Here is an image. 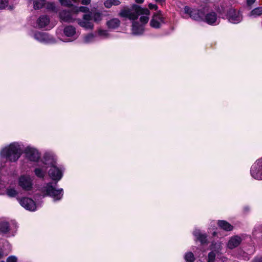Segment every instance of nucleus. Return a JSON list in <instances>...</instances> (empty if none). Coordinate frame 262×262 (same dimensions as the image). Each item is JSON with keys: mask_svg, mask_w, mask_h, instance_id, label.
I'll use <instances>...</instances> for the list:
<instances>
[{"mask_svg": "<svg viewBox=\"0 0 262 262\" xmlns=\"http://www.w3.org/2000/svg\"><path fill=\"white\" fill-rule=\"evenodd\" d=\"M96 36L93 34H89L84 37L83 41L85 43H91L95 40Z\"/></svg>", "mask_w": 262, "mask_h": 262, "instance_id": "c85d7f7f", "label": "nucleus"}, {"mask_svg": "<svg viewBox=\"0 0 262 262\" xmlns=\"http://www.w3.org/2000/svg\"><path fill=\"white\" fill-rule=\"evenodd\" d=\"M262 158L256 161L251 168V176L254 179L262 180Z\"/></svg>", "mask_w": 262, "mask_h": 262, "instance_id": "423d86ee", "label": "nucleus"}, {"mask_svg": "<svg viewBox=\"0 0 262 262\" xmlns=\"http://www.w3.org/2000/svg\"><path fill=\"white\" fill-rule=\"evenodd\" d=\"M46 8L48 10L57 12V9L56 8L55 5L53 3H49L47 4Z\"/></svg>", "mask_w": 262, "mask_h": 262, "instance_id": "473e14b6", "label": "nucleus"}, {"mask_svg": "<svg viewBox=\"0 0 262 262\" xmlns=\"http://www.w3.org/2000/svg\"><path fill=\"white\" fill-rule=\"evenodd\" d=\"M184 259L186 262H194L195 258L191 252H188L184 255Z\"/></svg>", "mask_w": 262, "mask_h": 262, "instance_id": "bb28decb", "label": "nucleus"}, {"mask_svg": "<svg viewBox=\"0 0 262 262\" xmlns=\"http://www.w3.org/2000/svg\"><path fill=\"white\" fill-rule=\"evenodd\" d=\"M136 2L137 3L141 4L143 3L144 2V0H135Z\"/></svg>", "mask_w": 262, "mask_h": 262, "instance_id": "de8ad7c7", "label": "nucleus"}, {"mask_svg": "<svg viewBox=\"0 0 262 262\" xmlns=\"http://www.w3.org/2000/svg\"><path fill=\"white\" fill-rule=\"evenodd\" d=\"M99 35L104 37H107L108 36V33L106 30H100L99 31Z\"/></svg>", "mask_w": 262, "mask_h": 262, "instance_id": "e433bc0d", "label": "nucleus"}, {"mask_svg": "<svg viewBox=\"0 0 262 262\" xmlns=\"http://www.w3.org/2000/svg\"><path fill=\"white\" fill-rule=\"evenodd\" d=\"M193 235L195 237V239L199 241L201 244L203 245L207 243V234L202 232L200 229H195L193 232Z\"/></svg>", "mask_w": 262, "mask_h": 262, "instance_id": "f3484780", "label": "nucleus"}, {"mask_svg": "<svg viewBox=\"0 0 262 262\" xmlns=\"http://www.w3.org/2000/svg\"><path fill=\"white\" fill-rule=\"evenodd\" d=\"M252 262H262V257H256Z\"/></svg>", "mask_w": 262, "mask_h": 262, "instance_id": "37998d69", "label": "nucleus"}, {"mask_svg": "<svg viewBox=\"0 0 262 262\" xmlns=\"http://www.w3.org/2000/svg\"><path fill=\"white\" fill-rule=\"evenodd\" d=\"M6 194L10 197L16 196L18 192L14 188H8L6 190Z\"/></svg>", "mask_w": 262, "mask_h": 262, "instance_id": "c756f323", "label": "nucleus"}, {"mask_svg": "<svg viewBox=\"0 0 262 262\" xmlns=\"http://www.w3.org/2000/svg\"><path fill=\"white\" fill-rule=\"evenodd\" d=\"M150 12L147 8H142L140 6L134 5L131 9H122L119 13V15L122 17L128 18L130 20L137 19L140 15H142L140 20L143 24H146L149 20Z\"/></svg>", "mask_w": 262, "mask_h": 262, "instance_id": "f257e3e1", "label": "nucleus"}, {"mask_svg": "<svg viewBox=\"0 0 262 262\" xmlns=\"http://www.w3.org/2000/svg\"><path fill=\"white\" fill-rule=\"evenodd\" d=\"M93 18L94 21L96 22H98L100 21L102 19V16L100 13H95L93 14Z\"/></svg>", "mask_w": 262, "mask_h": 262, "instance_id": "f704fd0d", "label": "nucleus"}, {"mask_svg": "<svg viewBox=\"0 0 262 262\" xmlns=\"http://www.w3.org/2000/svg\"><path fill=\"white\" fill-rule=\"evenodd\" d=\"M19 204L27 210L29 211H35L37 207L35 202L31 198L23 197L17 198Z\"/></svg>", "mask_w": 262, "mask_h": 262, "instance_id": "6e6552de", "label": "nucleus"}, {"mask_svg": "<svg viewBox=\"0 0 262 262\" xmlns=\"http://www.w3.org/2000/svg\"><path fill=\"white\" fill-rule=\"evenodd\" d=\"M59 2L61 5L71 7L73 6L72 2L70 0H59Z\"/></svg>", "mask_w": 262, "mask_h": 262, "instance_id": "72a5a7b5", "label": "nucleus"}, {"mask_svg": "<svg viewBox=\"0 0 262 262\" xmlns=\"http://www.w3.org/2000/svg\"><path fill=\"white\" fill-rule=\"evenodd\" d=\"M255 1L256 0H246L247 5L249 7H251Z\"/></svg>", "mask_w": 262, "mask_h": 262, "instance_id": "ea45409f", "label": "nucleus"}, {"mask_svg": "<svg viewBox=\"0 0 262 262\" xmlns=\"http://www.w3.org/2000/svg\"><path fill=\"white\" fill-rule=\"evenodd\" d=\"M121 4L119 0H106L104 3V6L110 8L112 6H118Z\"/></svg>", "mask_w": 262, "mask_h": 262, "instance_id": "b1692460", "label": "nucleus"}, {"mask_svg": "<svg viewBox=\"0 0 262 262\" xmlns=\"http://www.w3.org/2000/svg\"><path fill=\"white\" fill-rule=\"evenodd\" d=\"M46 169L42 168H36L34 169V173L39 178H43L46 174Z\"/></svg>", "mask_w": 262, "mask_h": 262, "instance_id": "393cba45", "label": "nucleus"}, {"mask_svg": "<svg viewBox=\"0 0 262 262\" xmlns=\"http://www.w3.org/2000/svg\"><path fill=\"white\" fill-rule=\"evenodd\" d=\"M148 7L150 9L157 10L158 9V6L156 5L152 4L151 3L148 5Z\"/></svg>", "mask_w": 262, "mask_h": 262, "instance_id": "79ce46f5", "label": "nucleus"}, {"mask_svg": "<svg viewBox=\"0 0 262 262\" xmlns=\"http://www.w3.org/2000/svg\"><path fill=\"white\" fill-rule=\"evenodd\" d=\"M17 258L15 256H10L7 259V262H17Z\"/></svg>", "mask_w": 262, "mask_h": 262, "instance_id": "4c0bfd02", "label": "nucleus"}, {"mask_svg": "<svg viewBox=\"0 0 262 262\" xmlns=\"http://www.w3.org/2000/svg\"><path fill=\"white\" fill-rule=\"evenodd\" d=\"M190 17L196 21H200L202 20V18L200 15V13L198 10H193L190 12Z\"/></svg>", "mask_w": 262, "mask_h": 262, "instance_id": "a878e982", "label": "nucleus"}, {"mask_svg": "<svg viewBox=\"0 0 262 262\" xmlns=\"http://www.w3.org/2000/svg\"><path fill=\"white\" fill-rule=\"evenodd\" d=\"M92 17L90 14H84L83 16V20L78 19V24L82 27L86 29H92L93 25L91 21Z\"/></svg>", "mask_w": 262, "mask_h": 262, "instance_id": "4468645a", "label": "nucleus"}, {"mask_svg": "<svg viewBox=\"0 0 262 262\" xmlns=\"http://www.w3.org/2000/svg\"><path fill=\"white\" fill-rule=\"evenodd\" d=\"M24 151L27 159L30 161H37L40 157L38 151L34 148L27 147Z\"/></svg>", "mask_w": 262, "mask_h": 262, "instance_id": "9b49d317", "label": "nucleus"}, {"mask_svg": "<svg viewBox=\"0 0 262 262\" xmlns=\"http://www.w3.org/2000/svg\"><path fill=\"white\" fill-rule=\"evenodd\" d=\"M34 38L41 42H49L50 41L49 35L44 32H37L35 33Z\"/></svg>", "mask_w": 262, "mask_h": 262, "instance_id": "a211bd4d", "label": "nucleus"}, {"mask_svg": "<svg viewBox=\"0 0 262 262\" xmlns=\"http://www.w3.org/2000/svg\"><path fill=\"white\" fill-rule=\"evenodd\" d=\"M21 149L17 143H13L4 148L0 152L1 158H5L11 162L16 161L20 157Z\"/></svg>", "mask_w": 262, "mask_h": 262, "instance_id": "f03ea898", "label": "nucleus"}, {"mask_svg": "<svg viewBox=\"0 0 262 262\" xmlns=\"http://www.w3.org/2000/svg\"><path fill=\"white\" fill-rule=\"evenodd\" d=\"M204 21L210 25H216L220 23V19L214 12H211L206 14Z\"/></svg>", "mask_w": 262, "mask_h": 262, "instance_id": "f8f14e48", "label": "nucleus"}, {"mask_svg": "<svg viewBox=\"0 0 262 262\" xmlns=\"http://www.w3.org/2000/svg\"><path fill=\"white\" fill-rule=\"evenodd\" d=\"M74 10L75 11V13L76 15H77V13L79 11L82 12H88L89 10V9L86 7L84 6H81L80 7H74Z\"/></svg>", "mask_w": 262, "mask_h": 262, "instance_id": "2f4dec72", "label": "nucleus"}, {"mask_svg": "<svg viewBox=\"0 0 262 262\" xmlns=\"http://www.w3.org/2000/svg\"><path fill=\"white\" fill-rule=\"evenodd\" d=\"M215 235H216V232H214L213 233V236H215Z\"/></svg>", "mask_w": 262, "mask_h": 262, "instance_id": "3c124183", "label": "nucleus"}, {"mask_svg": "<svg viewBox=\"0 0 262 262\" xmlns=\"http://www.w3.org/2000/svg\"><path fill=\"white\" fill-rule=\"evenodd\" d=\"M43 163L46 165L51 167L49 171V175L55 181L60 180L62 177V171L56 166V162L49 155H46L43 157Z\"/></svg>", "mask_w": 262, "mask_h": 262, "instance_id": "20e7f679", "label": "nucleus"}, {"mask_svg": "<svg viewBox=\"0 0 262 262\" xmlns=\"http://www.w3.org/2000/svg\"><path fill=\"white\" fill-rule=\"evenodd\" d=\"M74 2H76L77 0H72Z\"/></svg>", "mask_w": 262, "mask_h": 262, "instance_id": "603ef678", "label": "nucleus"}, {"mask_svg": "<svg viewBox=\"0 0 262 262\" xmlns=\"http://www.w3.org/2000/svg\"><path fill=\"white\" fill-rule=\"evenodd\" d=\"M63 33L66 36L71 38L70 41L76 39L78 36V34L76 32V29L72 26H66L64 28Z\"/></svg>", "mask_w": 262, "mask_h": 262, "instance_id": "2eb2a0df", "label": "nucleus"}, {"mask_svg": "<svg viewBox=\"0 0 262 262\" xmlns=\"http://www.w3.org/2000/svg\"><path fill=\"white\" fill-rule=\"evenodd\" d=\"M184 10L185 13L189 14V15H190V12H192L193 10H191L190 8L188 6H185L184 8Z\"/></svg>", "mask_w": 262, "mask_h": 262, "instance_id": "58836bf2", "label": "nucleus"}, {"mask_svg": "<svg viewBox=\"0 0 262 262\" xmlns=\"http://www.w3.org/2000/svg\"><path fill=\"white\" fill-rule=\"evenodd\" d=\"M50 23V19L47 15H42L37 20L39 28H42L47 26Z\"/></svg>", "mask_w": 262, "mask_h": 262, "instance_id": "aec40b11", "label": "nucleus"}, {"mask_svg": "<svg viewBox=\"0 0 262 262\" xmlns=\"http://www.w3.org/2000/svg\"><path fill=\"white\" fill-rule=\"evenodd\" d=\"M245 211H250V208H249V207H246V208H245Z\"/></svg>", "mask_w": 262, "mask_h": 262, "instance_id": "09e8293b", "label": "nucleus"}, {"mask_svg": "<svg viewBox=\"0 0 262 262\" xmlns=\"http://www.w3.org/2000/svg\"><path fill=\"white\" fill-rule=\"evenodd\" d=\"M18 225L15 220L0 219V234L7 237L14 236L17 230Z\"/></svg>", "mask_w": 262, "mask_h": 262, "instance_id": "7ed1b4c3", "label": "nucleus"}, {"mask_svg": "<svg viewBox=\"0 0 262 262\" xmlns=\"http://www.w3.org/2000/svg\"><path fill=\"white\" fill-rule=\"evenodd\" d=\"M18 185L25 190H30L32 188L33 179L28 174H22L18 178Z\"/></svg>", "mask_w": 262, "mask_h": 262, "instance_id": "0eeeda50", "label": "nucleus"}, {"mask_svg": "<svg viewBox=\"0 0 262 262\" xmlns=\"http://www.w3.org/2000/svg\"><path fill=\"white\" fill-rule=\"evenodd\" d=\"M237 258L240 259H243L246 261L250 259L249 255L246 252L240 251L237 256Z\"/></svg>", "mask_w": 262, "mask_h": 262, "instance_id": "cd10ccee", "label": "nucleus"}, {"mask_svg": "<svg viewBox=\"0 0 262 262\" xmlns=\"http://www.w3.org/2000/svg\"><path fill=\"white\" fill-rule=\"evenodd\" d=\"M229 21L233 24H237L242 20V16L239 11L234 9H230L227 13Z\"/></svg>", "mask_w": 262, "mask_h": 262, "instance_id": "9d476101", "label": "nucleus"}, {"mask_svg": "<svg viewBox=\"0 0 262 262\" xmlns=\"http://www.w3.org/2000/svg\"><path fill=\"white\" fill-rule=\"evenodd\" d=\"M217 225L221 229L227 231H231L233 229V226L224 220H219Z\"/></svg>", "mask_w": 262, "mask_h": 262, "instance_id": "412c9836", "label": "nucleus"}, {"mask_svg": "<svg viewBox=\"0 0 262 262\" xmlns=\"http://www.w3.org/2000/svg\"><path fill=\"white\" fill-rule=\"evenodd\" d=\"M91 3V0H81V4L83 5H88Z\"/></svg>", "mask_w": 262, "mask_h": 262, "instance_id": "c03bdc74", "label": "nucleus"}, {"mask_svg": "<svg viewBox=\"0 0 262 262\" xmlns=\"http://www.w3.org/2000/svg\"><path fill=\"white\" fill-rule=\"evenodd\" d=\"M243 240L242 236L239 235H234L231 236L227 243V247L230 249H233L238 247Z\"/></svg>", "mask_w": 262, "mask_h": 262, "instance_id": "dca6fc26", "label": "nucleus"}, {"mask_svg": "<svg viewBox=\"0 0 262 262\" xmlns=\"http://www.w3.org/2000/svg\"><path fill=\"white\" fill-rule=\"evenodd\" d=\"M1 262H5L4 260L1 261Z\"/></svg>", "mask_w": 262, "mask_h": 262, "instance_id": "864d4df0", "label": "nucleus"}, {"mask_svg": "<svg viewBox=\"0 0 262 262\" xmlns=\"http://www.w3.org/2000/svg\"><path fill=\"white\" fill-rule=\"evenodd\" d=\"M214 246H216L217 249H220L221 246V243H216L214 245L212 244L211 246V249H214L215 248Z\"/></svg>", "mask_w": 262, "mask_h": 262, "instance_id": "a19ab883", "label": "nucleus"}, {"mask_svg": "<svg viewBox=\"0 0 262 262\" xmlns=\"http://www.w3.org/2000/svg\"><path fill=\"white\" fill-rule=\"evenodd\" d=\"M198 256H199V257H203V255H204L203 253H200V254H199V253H198Z\"/></svg>", "mask_w": 262, "mask_h": 262, "instance_id": "8fccbe9b", "label": "nucleus"}, {"mask_svg": "<svg viewBox=\"0 0 262 262\" xmlns=\"http://www.w3.org/2000/svg\"><path fill=\"white\" fill-rule=\"evenodd\" d=\"M5 254L2 249H0V259L4 256Z\"/></svg>", "mask_w": 262, "mask_h": 262, "instance_id": "a18cd8bd", "label": "nucleus"}, {"mask_svg": "<svg viewBox=\"0 0 262 262\" xmlns=\"http://www.w3.org/2000/svg\"><path fill=\"white\" fill-rule=\"evenodd\" d=\"M144 28L138 23L133 21L132 24V32L134 35H141L143 33Z\"/></svg>", "mask_w": 262, "mask_h": 262, "instance_id": "6ab92c4d", "label": "nucleus"}, {"mask_svg": "<svg viewBox=\"0 0 262 262\" xmlns=\"http://www.w3.org/2000/svg\"><path fill=\"white\" fill-rule=\"evenodd\" d=\"M262 15V7H257L253 9L249 14L250 16L256 17Z\"/></svg>", "mask_w": 262, "mask_h": 262, "instance_id": "5701e85b", "label": "nucleus"}, {"mask_svg": "<svg viewBox=\"0 0 262 262\" xmlns=\"http://www.w3.org/2000/svg\"><path fill=\"white\" fill-rule=\"evenodd\" d=\"M120 24V21L118 18H113L107 22V26L108 28L115 29L118 28Z\"/></svg>", "mask_w": 262, "mask_h": 262, "instance_id": "4be33fe9", "label": "nucleus"}, {"mask_svg": "<svg viewBox=\"0 0 262 262\" xmlns=\"http://www.w3.org/2000/svg\"><path fill=\"white\" fill-rule=\"evenodd\" d=\"M156 2L162 4L164 2V0H155Z\"/></svg>", "mask_w": 262, "mask_h": 262, "instance_id": "49530a36", "label": "nucleus"}, {"mask_svg": "<svg viewBox=\"0 0 262 262\" xmlns=\"http://www.w3.org/2000/svg\"><path fill=\"white\" fill-rule=\"evenodd\" d=\"M43 191L47 195L52 197L55 201L60 200L63 195V189L62 188L56 189L52 186L51 183H49L44 187Z\"/></svg>", "mask_w": 262, "mask_h": 262, "instance_id": "39448f33", "label": "nucleus"}, {"mask_svg": "<svg viewBox=\"0 0 262 262\" xmlns=\"http://www.w3.org/2000/svg\"><path fill=\"white\" fill-rule=\"evenodd\" d=\"M164 23V19L160 12L154 15L150 22L151 27L157 29L159 28L161 24Z\"/></svg>", "mask_w": 262, "mask_h": 262, "instance_id": "ddd939ff", "label": "nucleus"}, {"mask_svg": "<svg viewBox=\"0 0 262 262\" xmlns=\"http://www.w3.org/2000/svg\"><path fill=\"white\" fill-rule=\"evenodd\" d=\"M59 17L62 21L72 23L76 19V15L73 8L70 11L62 10L59 13Z\"/></svg>", "mask_w": 262, "mask_h": 262, "instance_id": "1a4fd4ad", "label": "nucleus"}, {"mask_svg": "<svg viewBox=\"0 0 262 262\" xmlns=\"http://www.w3.org/2000/svg\"><path fill=\"white\" fill-rule=\"evenodd\" d=\"M262 233V225H259L255 227L252 234L254 236H257L259 234Z\"/></svg>", "mask_w": 262, "mask_h": 262, "instance_id": "7c9ffc66", "label": "nucleus"}, {"mask_svg": "<svg viewBox=\"0 0 262 262\" xmlns=\"http://www.w3.org/2000/svg\"><path fill=\"white\" fill-rule=\"evenodd\" d=\"M8 5V0H0V9H3L6 8Z\"/></svg>", "mask_w": 262, "mask_h": 262, "instance_id": "c9c22d12", "label": "nucleus"}]
</instances>
